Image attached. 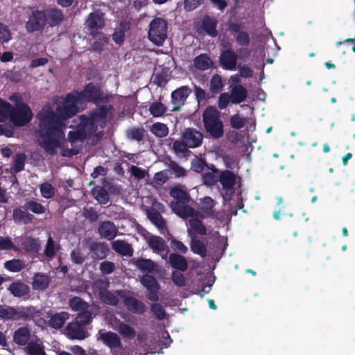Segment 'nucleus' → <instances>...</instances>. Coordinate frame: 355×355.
I'll return each instance as SVG.
<instances>
[{"instance_id":"f257e3e1","label":"nucleus","mask_w":355,"mask_h":355,"mask_svg":"<svg viewBox=\"0 0 355 355\" xmlns=\"http://www.w3.org/2000/svg\"><path fill=\"white\" fill-rule=\"evenodd\" d=\"M83 93L85 94L83 90L77 94H68L55 111L50 105H45L37 113L38 136L42 148L49 155H55L56 148L60 147L64 139V122L80 111L78 106L84 103Z\"/></svg>"},{"instance_id":"f03ea898","label":"nucleus","mask_w":355,"mask_h":355,"mask_svg":"<svg viewBox=\"0 0 355 355\" xmlns=\"http://www.w3.org/2000/svg\"><path fill=\"white\" fill-rule=\"evenodd\" d=\"M220 117V112L213 106H208L202 113L205 130L214 139H219L224 135V126Z\"/></svg>"},{"instance_id":"7ed1b4c3","label":"nucleus","mask_w":355,"mask_h":355,"mask_svg":"<svg viewBox=\"0 0 355 355\" xmlns=\"http://www.w3.org/2000/svg\"><path fill=\"white\" fill-rule=\"evenodd\" d=\"M85 94L89 95V101L94 103L97 105H100L98 110L89 115L90 119L94 124L99 121L104 120L107 118L109 109L107 105H102L108 102V97L104 96L103 90H83Z\"/></svg>"},{"instance_id":"20e7f679","label":"nucleus","mask_w":355,"mask_h":355,"mask_svg":"<svg viewBox=\"0 0 355 355\" xmlns=\"http://www.w3.org/2000/svg\"><path fill=\"white\" fill-rule=\"evenodd\" d=\"M167 32L166 21L161 18H155L150 24L148 38L154 44L162 46L167 38Z\"/></svg>"},{"instance_id":"39448f33","label":"nucleus","mask_w":355,"mask_h":355,"mask_svg":"<svg viewBox=\"0 0 355 355\" xmlns=\"http://www.w3.org/2000/svg\"><path fill=\"white\" fill-rule=\"evenodd\" d=\"M33 116L32 110L28 105L17 103L15 107H12L10 121L15 126L21 127L28 123Z\"/></svg>"},{"instance_id":"423d86ee","label":"nucleus","mask_w":355,"mask_h":355,"mask_svg":"<svg viewBox=\"0 0 355 355\" xmlns=\"http://www.w3.org/2000/svg\"><path fill=\"white\" fill-rule=\"evenodd\" d=\"M116 293L123 300L126 309L133 313L143 314L146 311V306L141 300L129 296L130 291L125 289L116 290Z\"/></svg>"},{"instance_id":"0eeeda50","label":"nucleus","mask_w":355,"mask_h":355,"mask_svg":"<svg viewBox=\"0 0 355 355\" xmlns=\"http://www.w3.org/2000/svg\"><path fill=\"white\" fill-rule=\"evenodd\" d=\"M236 178L235 174L229 170L222 171L219 175L218 181L222 184V195L225 200H230L234 193Z\"/></svg>"},{"instance_id":"6e6552de","label":"nucleus","mask_w":355,"mask_h":355,"mask_svg":"<svg viewBox=\"0 0 355 355\" xmlns=\"http://www.w3.org/2000/svg\"><path fill=\"white\" fill-rule=\"evenodd\" d=\"M108 282H104L100 281L96 283V287L98 290V298L101 302L105 304L116 306L119 302V295H117L116 291L114 293L108 291Z\"/></svg>"},{"instance_id":"1a4fd4ad","label":"nucleus","mask_w":355,"mask_h":355,"mask_svg":"<svg viewBox=\"0 0 355 355\" xmlns=\"http://www.w3.org/2000/svg\"><path fill=\"white\" fill-rule=\"evenodd\" d=\"M141 284L147 290L146 297L151 302H157L160 285L157 279L152 275H144L141 278Z\"/></svg>"},{"instance_id":"9d476101","label":"nucleus","mask_w":355,"mask_h":355,"mask_svg":"<svg viewBox=\"0 0 355 355\" xmlns=\"http://www.w3.org/2000/svg\"><path fill=\"white\" fill-rule=\"evenodd\" d=\"M46 17L43 12L33 10L26 23V29L28 32H34L39 30L45 23Z\"/></svg>"},{"instance_id":"9b49d317","label":"nucleus","mask_w":355,"mask_h":355,"mask_svg":"<svg viewBox=\"0 0 355 355\" xmlns=\"http://www.w3.org/2000/svg\"><path fill=\"white\" fill-rule=\"evenodd\" d=\"M118 231L114 223L110 220L101 222L98 227V233L100 236L108 241L114 239L117 236Z\"/></svg>"},{"instance_id":"f8f14e48","label":"nucleus","mask_w":355,"mask_h":355,"mask_svg":"<svg viewBox=\"0 0 355 355\" xmlns=\"http://www.w3.org/2000/svg\"><path fill=\"white\" fill-rule=\"evenodd\" d=\"M166 60L168 62V65L164 67L162 72H159L158 69H156L152 77V82L157 87H164L168 80V70L173 65V60L169 55H166Z\"/></svg>"},{"instance_id":"ddd939ff","label":"nucleus","mask_w":355,"mask_h":355,"mask_svg":"<svg viewBox=\"0 0 355 355\" xmlns=\"http://www.w3.org/2000/svg\"><path fill=\"white\" fill-rule=\"evenodd\" d=\"M65 330L68 336L71 339L83 340L87 336V332L84 325L76 321L69 322Z\"/></svg>"},{"instance_id":"4468645a","label":"nucleus","mask_w":355,"mask_h":355,"mask_svg":"<svg viewBox=\"0 0 355 355\" xmlns=\"http://www.w3.org/2000/svg\"><path fill=\"white\" fill-rule=\"evenodd\" d=\"M202 134L194 128H187L182 135V139L191 148L200 146L202 144Z\"/></svg>"},{"instance_id":"2eb2a0df","label":"nucleus","mask_w":355,"mask_h":355,"mask_svg":"<svg viewBox=\"0 0 355 355\" xmlns=\"http://www.w3.org/2000/svg\"><path fill=\"white\" fill-rule=\"evenodd\" d=\"M217 22L216 18L205 16L198 22V27L201 32L204 31L211 37H216L217 35Z\"/></svg>"},{"instance_id":"dca6fc26","label":"nucleus","mask_w":355,"mask_h":355,"mask_svg":"<svg viewBox=\"0 0 355 355\" xmlns=\"http://www.w3.org/2000/svg\"><path fill=\"white\" fill-rule=\"evenodd\" d=\"M80 120V123L76 126V130L81 131L82 134L87 137L95 134L97 130L96 124H94L89 116L81 115Z\"/></svg>"},{"instance_id":"f3484780","label":"nucleus","mask_w":355,"mask_h":355,"mask_svg":"<svg viewBox=\"0 0 355 355\" xmlns=\"http://www.w3.org/2000/svg\"><path fill=\"white\" fill-rule=\"evenodd\" d=\"M85 25L92 34H96L97 31L104 26L103 13L99 12L91 13L85 22Z\"/></svg>"},{"instance_id":"a211bd4d","label":"nucleus","mask_w":355,"mask_h":355,"mask_svg":"<svg viewBox=\"0 0 355 355\" xmlns=\"http://www.w3.org/2000/svg\"><path fill=\"white\" fill-rule=\"evenodd\" d=\"M237 55L231 49L223 51L220 56V63L223 68L233 70L236 66Z\"/></svg>"},{"instance_id":"6ab92c4d","label":"nucleus","mask_w":355,"mask_h":355,"mask_svg":"<svg viewBox=\"0 0 355 355\" xmlns=\"http://www.w3.org/2000/svg\"><path fill=\"white\" fill-rule=\"evenodd\" d=\"M99 311V306L97 304H90V307L87 309H83L77 314L76 320V322L87 325L92 322L93 318V313L96 314Z\"/></svg>"},{"instance_id":"aec40b11","label":"nucleus","mask_w":355,"mask_h":355,"mask_svg":"<svg viewBox=\"0 0 355 355\" xmlns=\"http://www.w3.org/2000/svg\"><path fill=\"white\" fill-rule=\"evenodd\" d=\"M207 231L206 227L198 218L189 220L188 234L191 239L197 238L198 235L205 236L207 234Z\"/></svg>"},{"instance_id":"412c9836","label":"nucleus","mask_w":355,"mask_h":355,"mask_svg":"<svg viewBox=\"0 0 355 355\" xmlns=\"http://www.w3.org/2000/svg\"><path fill=\"white\" fill-rule=\"evenodd\" d=\"M171 207L173 211L181 218L187 219L189 217L198 216V212L188 204H171Z\"/></svg>"},{"instance_id":"4be33fe9","label":"nucleus","mask_w":355,"mask_h":355,"mask_svg":"<svg viewBox=\"0 0 355 355\" xmlns=\"http://www.w3.org/2000/svg\"><path fill=\"white\" fill-rule=\"evenodd\" d=\"M147 216L151 223L155 225L162 233L166 230V221L161 214L155 208H149L147 210Z\"/></svg>"},{"instance_id":"5701e85b","label":"nucleus","mask_w":355,"mask_h":355,"mask_svg":"<svg viewBox=\"0 0 355 355\" xmlns=\"http://www.w3.org/2000/svg\"><path fill=\"white\" fill-rule=\"evenodd\" d=\"M16 320H31L40 313L36 307L33 306L15 307Z\"/></svg>"},{"instance_id":"b1692460","label":"nucleus","mask_w":355,"mask_h":355,"mask_svg":"<svg viewBox=\"0 0 355 355\" xmlns=\"http://www.w3.org/2000/svg\"><path fill=\"white\" fill-rule=\"evenodd\" d=\"M8 291L16 297H24L30 293V288L28 285L21 281L12 282L8 287Z\"/></svg>"},{"instance_id":"393cba45","label":"nucleus","mask_w":355,"mask_h":355,"mask_svg":"<svg viewBox=\"0 0 355 355\" xmlns=\"http://www.w3.org/2000/svg\"><path fill=\"white\" fill-rule=\"evenodd\" d=\"M101 340L110 349H116L121 347L120 337L114 332L107 331L101 334Z\"/></svg>"},{"instance_id":"a878e982","label":"nucleus","mask_w":355,"mask_h":355,"mask_svg":"<svg viewBox=\"0 0 355 355\" xmlns=\"http://www.w3.org/2000/svg\"><path fill=\"white\" fill-rule=\"evenodd\" d=\"M168 261L171 267L176 270L184 272L188 268L187 259L178 253L170 254L168 256Z\"/></svg>"},{"instance_id":"bb28decb","label":"nucleus","mask_w":355,"mask_h":355,"mask_svg":"<svg viewBox=\"0 0 355 355\" xmlns=\"http://www.w3.org/2000/svg\"><path fill=\"white\" fill-rule=\"evenodd\" d=\"M31 331L26 327H19L17 329L13 335V340L17 345L20 346L28 345L30 343Z\"/></svg>"},{"instance_id":"cd10ccee","label":"nucleus","mask_w":355,"mask_h":355,"mask_svg":"<svg viewBox=\"0 0 355 355\" xmlns=\"http://www.w3.org/2000/svg\"><path fill=\"white\" fill-rule=\"evenodd\" d=\"M112 248L122 256L132 257L133 249L130 244L123 240H116L112 243Z\"/></svg>"},{"instance_id":"c85d7f7f","label":"nucleus","mask_w":355,"mask_h":355,"mask_svg":"<svg viewBox=\"0 0 355 355\" xmlns=\"http://www.w3.org/2000/svg\"><path fill=\"white\" fill-rule=\"evenodd\" d=\"M191 250L202 258L207 257V243L205 239L192 238L190 242Z\"/></svg>"},{"instance_id":"c756f323","label":"nucleus","mask_w":355,"mask_h":355,"mask_svg":"<svg viewBox=\"0 0 355 355\" xmlns=\"http://www.w3.org/2000/svg\"><path fill=\"white\" fill-rule=\"evenodd\" d=\"M170 196L176 200L171 204H188L191 200V197L188 192L179 187H173L170 191Z\"/></svg>"},{"instance_id":"7c9ffc66","label":"nucleus","mask_w":355,"mask_h":355,"mask_svg":"<svg viewBox=\"0 0 355 355\" xmlns=\"http://www.w3.org/2000/svg\"><path fill=\"white\" fill-rule=\"evenodd\" d=\"M69 318V313L65 311L52 314L49 320V325L55 329H60Z\"/></svg>"},{"instance_id":"2f4dec72","label":"nucleus","mask_w":355,"mask_h":355,"mask_svg":"<svg viewBox=\"0 0 355 355\" xmlns=\"http://www.w3.org/2000/svg\"><path fill=\"white\" fill-rule=\"evenodd\" d=\"M105 187L97 185L94 187L91 191L94 198L101 205H105L110 200L108 191Z\"/></svg>"},{"instance_id":"473e14b6","label":"nucleus","mask_w":355,"mask_h":355,"mask_svg":"<svg viewBox=\"0 0 355 355\" xmlns=\"http://www.w3.org/2000/svg\"><path fill=\"white\" fill-rule=\"evenodd\" d=\"M135 266L143 272L152 273L155 270L156 263L150 259L138 258L132 260Z\"/></svg>"},{"instance_id":"72a5a7b5","label":"nucleus","mask_w":355,"mask_h":355,"mask_svg":"<svg viewBox=\"0 0 355 355\" xmlns=\"http://www.w3.org/2000/svg\"><path fill=\"white\" fill-rule=\"evenodd\" d=\"M147 242L148 246L156 253L164 252L167 248L165 241L159 236H150Z\"/></svg>"},{"instance_id":"f704fd0d","label":"nucleus","mask_w":355,"mask_h":355,"mask_svg":"<svg viewBox=\"0 0 355 355\" xmlns=\"http://www.w3.org/2000/svg\"><path fill=\"white\" fill-rule=\"evenodd\" d=\"M190 91L191 90H173L171 98L175 110L179 109L184 105Z\"/></svg>"},{"instance_id":"c9c22d12","label":"nucleus","mask_w":355,"mask_h":355,"mask_svg":"<svg viewBox=\"0 0 355 355\" xmlns=\"http://www.w3.org/2000/svg\"><path fill=\"white\" fill-rule=\"evenodd\" d=\"M89 250L94 253V257L98 259H105L109 251L107 247L100 242L92 243L90 245Z\"/></svg>"},{"instance_id":"e433bc0d","label":"nucleus","mask_w":355,"mask_h":355,"mask_svg":"<svg viewBox=\"0 0 355 355\" xmlns=\"http://www.w3.org/2000/svg\"><path fill=\"white\" fill-rule=\"evenodd\" d=\"M13 220L17 223H23L28 224L32 222L33 216L27 212L25 209L23 210L20 208H16L13 210L12 214Z\"/></svg>"},{"instance_id":"4c0bfd02","label":"nucleus","mask_w":355,"mask_h":355,"mask_svg":"<svg viewBox=\"0 0 355 355\" xmlns=\"http://www.w3.org/2000/svg\"><path fill=\"white\" fill-rule=\"evenodd\" d=\"M49 284V279L47 275L42 273H37L33 277V288L36 290L44 291Z\"/></svg>"},{"instance_id":"58836bf2","label":"nucleus","mask_w":355,"mask_h":355,"mask_svg":"<svg viewBox=\"0 0 355 355\" xmlns=\"http://www.w3.org/2000/svg\"><path fill=\"white\" fill-rule=\"evenodd\" d=\"M26 211H30L35 214H43L46 211V208L41 203L35 200H27L23 206Z\"/></svg>"},{"instance_id":"ea45409f","label":"nucleus","mask_w":355,"mask_h":355,"mask_svg":"<svg viewBox=\"0 0 355 355\" xmlns=\"http://www.w3.org/2000/svg\"><path fill=\"white\" fill-rule=\"evenodd\" d=\"M0 320L3 321L16 320L15 307L0 304Z\"/></svg>"},{"instance_id":"a19ab883","label":"nucleus","mask_w":355,"mask_h":355,"mask_svg":"<svg viewBox=\"0 0 355 355\" xmlns=\"http://www.w3.org/2000/svg\"><path fill=\"white\" fill-rule=\"evenodd\" d=\"M21 246L26 252L36 253L40 248L38 239L32 237L26 238L21 243Z\"/></svg>"},{"instance_id":"79ce46f5","label":"nucleus","mask_w":355,"mask_h":355,"mask_svg":"<svg viewBox=\"0 0 355 355\" xmlns=\"http://www.w3.org/2000/svg\"><path fill=\"white\" fill-rule=\"evenodd\" d=\"M194 67L199 70H207L212 66L211 60L205 54H201L194 59Z\"/></svg>"},{"instance_id":"37998d69","label":"nucleus","mask_w":355,"mask_h":355,"mask_svg":"<svg viewBox=\"0 0 355 355\" xmlns=\"http://www.w3.org/2000/svg\"><path fill=\"white\" fill-rule=\"evenodd\" d=\"M69 306L73 311H80L90 307V304L80 297L74 296L69 299Z\"/></svg>"},{"instance_id":"c03bdc74","label":"nucleus","mask_w":355,"mask_h":355,"mask_svg":"<svg viewBox=\"0 0 355 355\" xmlns=\"http://www.w3.org/2000/svg\"><path fill=\"white\" fill-rule=\"evenodd\" d=\"M4 268L10 272H18L25 268V263L22 260L13 259L6 261L4 263Z\"/></svg>"},{"instance_id":"a18cd8bd","label":"nucleus","mask_w":355,"mask_h":355,"mask_svg":"<svg viewBox=\"0 0 355 355\" xmlns=\"http://www.w3.org/2000/svg\"><path fill=\"white\" fill-rule=\"evenodd\" d=\"M150 131L157 137L162 138L168 134V128L162 123H155L150 128Z\"/></svg>"},{"instance_id":"49530a36","label":"nucleus","mask_w":355,"mask_h":355,"mask_svg":"<svg viewBox=\"0 0 355 355\" xmlns=\"http://www.w3.org/2000/svg\"><path fill=\"white\" fill-rule=\"evenodd\" d=\"M12 106L6 101L0 100V122L10 120Z\"/></svg>"},{"instance_id":"de8ad7c7","label":"nucleus","mask_w":355,"mask_h":355,"mask_svg":"<svg viewBox=\"0 0 355 355\" xmlns=\"http://www.w3.org/2000/svg\"><path fill=\"white\" fill-rule=\"evenodd\" d=\"M28 355H46L42 345L31 341L26 346Z\"/></svg>"},{"instance_id":"09e8293b","label":"nucleus","mask_w":355,"mask_h":355,"mask_svg":"<svg viewBox=\"0 0 355 355\" xmlns=\"http://www.w3.org/2000/svg\"><path fill=\"white\" fill-rule=\"evenodd\" d=\"M145 134L146 130L144 128H133L128 130L127 136L131 140L140 142L144 139Z\"/></svg>"},{"instance_id":"8fccbe9b","label":"nucleus","mask_w":355,"mask_h":355,"mask_svg":"<svg viewBox=\"0 0 355 355\" xmlns=\"http://www.w3.org/2000/svg\"><path fill=\"white\" fill-rule=\"evenodd\" d=\"M26 156L24 153L16 154L14 157L12 169L15 173H19L24 169Z\"/></svg>"},{"instance_id":"3c124183","label":"nucleus","mask_w":355,"mask_h":355,"mask_svg":"<svg viewBox=\"0 0 355 355\" xmlns=\"http://www.w3.org/2000/svg\"><path fill=\"white\" fill-rule=\"evenodd\" d=\"M118 330L120 334L128 338H133L136 335L134 328L123 322L119 323Z\"/></svg>"},{"instance_id":"603ef678","label":"nucleus","mask_w":355,"mask_h":355,"mask_svg":"<svg viewBox=\"0 0 355 355\" xmlns=\"http://www.w3.org/2000/svg\"><path fill=\"white\" fill-rule=\"evenodd\" d=\"M40 190L42 196L46 199L52 198L55 196V188L49 182L42 184Z\"/></svg>"},{"instance_id":"864d4df0","label":"nucleus","mask_w":355,"mask_h":355,"mask_svg":"<svg viewBox=\"0 0 355 355\" xmlns=\"http://www.w3.org/2000/svg\"><path fill=\"white\" fill-rule=\"evenodd\" d=\"M201 207H200V211L207 216H209L215 205L214 200L209 196H206L201 200Z\"/></svg>"},{"instance_id":"5fc2aeb1","label":"nucleus","mask_w":355,"mask_h":355,"mask_svg":"<svg viewBox=\"0 0 355 355\" xmlns=\"http://www.w3.org/2000/svg\"><path fill=\"white\" fill-rule=\"evenodd\" d=\"M248 96V90H231V103L239 104L245 100Z\"/></svg>"},{"instance_id":"6e6d98bb","label":"nucleus","mask_w":355,"mask_h":355,"mask_svg":"<svg viewBox=\"0 0 355 355\" xmlns=\"http://www.w3.org/2000/svg\"><path fill=\"white\" fill-rule=\"evenodd\" d=\"M245 119L239 114H235L230 117V125L233 129H241L245 126Z\"/></svg>"},{"instance_id":"4d7b16f0","label":"nucleus","mask_w":355,"mask_h":355,"mask_svg":"<svg viewBox=\"0 0 355 355\" xmlns=\"http://www.w3.org/2000/svg\"><path fill=\"white\" fill-rule=\"evenodd\" d=\"M149 110L153 116L158 117L164 114L166 109L162 103L156 101L150 105Z\"/></svg>"},{"instance_id":"13d9d810","label":"nucleus","mask_w":355,"mask_h":355,"mask_svg":"<svg viewBox=\"0 0 355 355\" xmlns=\"http://www.w3.org/2000/svg\"><path fill=\"white\" fill-rule=\"evenodd\" d=\"M187 144L182 139V141H175L173 144V149L174 152L180 156H185L189 150L187 149Z\"/></svg>"},{"instance_id":"bf43d9fd","label":"nucleus","mask_w":355,"mask_h":355,"mask_svg":"<svg viewBox=\"0 0 355 355\" xmlns=\"http://www.w3.org/2000/svg\"><path fill=\"white\" fill-rule=\"evenodd\" d=\"M83 216L90 223H95L98 220L99 214L94 207H84L83 210Z\"/></svg>"},{"instance_id":"052dcab7","label":"nucleus","mask_w":355,"mask_h":355,"mask_svg":"<svg viewBox=\"0 0 355 355\" xmlns=\"http://www.w3.org/2000/svg\"><path fill=\"white\" fill-rule=\"evenodd\" d=\"M12 250L19 251V248L14 245L11 239L8 237L0 236V250Z\"/></svg>"},{"instance_id":"680f3d73","label":"nucleus","mask_w":355,"mask_h":355,"mask_svg":"<svg viewBox=\"0 0 355 355\" xmlns=\"http://www.w3.org/2000/svg\"><path fill=\"white\" fill-rule=\"evenodd\" d=\"M151 310L158 320H163L166 318V313L163 306L158 303H153L151 305Z\"/></svg>"},{"instance_id":"e2e57ef3","label":"nucleus","mask_w":355,"mask_h":355,"mask_svg":"<svg viewBox=\"0 0 355 355\" xmlns=\"http://www.w3.org/2000/svg\"><path fill=\"white\" fill-rule=\"evenodd\" d=\"M181 272L182 271L175 270L173 271L171 274L172 281L179 287H182L186 284L185 277Z\"/></svg>"},{"instance_id":"0e129e2a","label":"nucleus","mask_w":355,"mask_h":355,"mask_svg":"<svg viewBox=\"0 0 355 355\" xmlns=\"http://www.w3.org/2000/svg\"><path fill=\"white\" fill-rule=\"evenodd\" d=\"M171 248L175 252H178L182 254H186L188 251V248L180 241L173 239L170 243Z\"/></svg>"},{"instance_id":"69168bd1","label":"nucleus","mask_w":355,"mask_h":355,"mask_svg":"<svg viewBox=\"0 0 355 355\" xmlns=\"http://www.w3.org/2000/svg\"><path fill=\"white\" fill-rule=\"evenodd\" d=\"M208 164L205 159L198 158L191 162V169L196 173H201Z\"/></svg>"},{"instance_id":"338daca9","label":"nucleus","mask_w":355,"mask_h":355,"mask_svg":"<svg viewBox=\"0 0 355 355\" xmlns=\"http://www.w3.org/2000/svg\"><path fill=\"white\" fill-rule=\"evenodd\" d=\"M71 261L81 265L85 261V256L82 254L79 249H74L70 254Z\"/></svg>"},{"instance_id":"774afa93","label":"nucleus","mask_w":355,"mask_h":355,"mask_svg":"<svg viewBox=\"0 0 355 355\" xmlns=\"http://www.w3.org/2000/svg\"><path fill=\"white\" fill-rule=\"evenodd\" d=\"M169 167L173 171L176 178L184 177L187 174L186 170L174 161H171Z\"/></svg>"}]
</instances>
